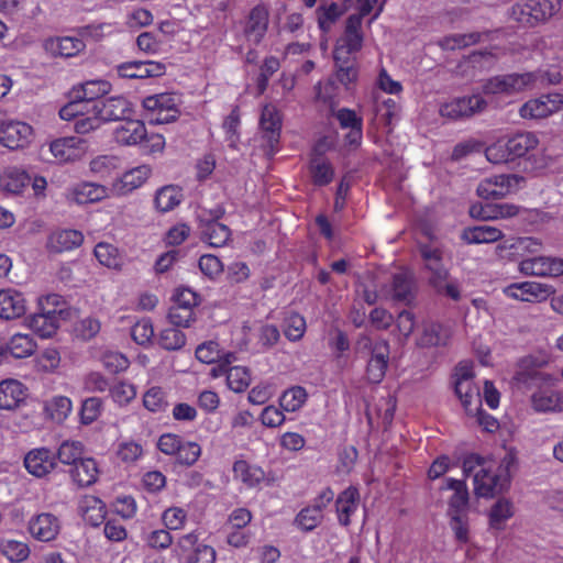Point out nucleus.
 <instances>
[{"label":"nucleus","mask_w":563,"mask_h":563,"mask_svg":"<svg viewBox=\"0 0 563 563\" xmlns=\"http://www.w3.org/2000/svg\"><path fill=\"white\" fill-rule=\"evenodd\" d=\"M536 133L523 131L507 139H498L485 150V156L493 164H504L531 154L539 146Z\"/></svg>","instance_id":"nucleus-1"},{"label":"nucleus","mask_w":563,"mask_h":563,"mask_svg":"<svg viewBox=\"0 0 563 563\" xmlns=\"http://www.w3.org/2000/svg\"><path fill=\"white\" fill-rule=\"evenodd\" d=\"M560 8L554 0H517L508 9V19L522 29H536L547 24Z\"/></svg>","instance_id":"nucleus-2"},{"label":"nucleus","mask_w":563,"mask_h":563,"mask_svg":"<svg viewBox=\"0 0 563 563\" xmlns=\"http://www.w3.org/2000/svg\"><path fill=\"white\" fill-rule=\"evenodd\" d=\"M540 77V74L528 71L496 75L483 82L482 91L484 95L514 96L532 89Z\"/></svg>","instance_id":"nucleus-3"},{"label":"nucleus","mask_w":563,"mask_h":563,"mask_svg":"<svg viewBox=\"0 0 563 563\" xmlns=\"http://www.w3.org/2000/svg\"><path fill=\"white\" fill-rule=\"evenodd\" d=\"M548 363L549 357L545 353L529 354L520 357L516 363L512 385L520 390H529L539 386L548 378L541 372Z\"/></svg>","instance_id":"nucleus-4"},{"label":"nucleus","mask_w":563,"mask_h":563,"mask_svg":"<svg viewBox=\"0 0 563 563\" xmlns=\"http://www.w3.org/2000/svg\"><path fill=\"white\" fill-rule=\"evenodd\" d=\"M58 295H48L38 300V311L27 318L29 328L41 338H51L58 329L59 314L57 310Z\"/></svg>","instance_id":"nucleus-5"},{"label":"nucleus","mask_w":563,"mask_h":563,"mask_svg":"<svg viewBox=\"0 0 563 563\" xmlns=\"http://www.w3.org/2000/svg\"><path fill=\"white\" fill-rule=\"evenodd\" d=\"M474 376L473 365L470 362H461L454 369V393L468 415H472L482 405Z\"/></svg>","instance_id":"nucleus-6"},{"label":"nucleus","mask_w":563,"mask_h":563,"mask_svg":"<svg viewBox=\"0 0 563 563\" xmlns=\"http://www.w3.org/2000/svg\"><path fill=\"white\" fill-rule=\"evenodd\" d=\"M146 118L153 124H166L180 115L179 98L173 92L147 96L142 101Z\"/></svg>","instance_id":"nucleus-7"},{"label":"nucleus","mask_w":563,"mask_h":563,"mask_svg":"<svg viewBox=\"0 0 563 563\" xmlns=\"http://www.w3.org/2000/svg\"><path fill=\"white\" fill-rule=\"evenodd\" d=\"M509 484L507 468L501 465L496 466L492 461L474 474V492L478 497H494L503 493Z\"/></svg>","instance_id":"nucleus-8"},{"label":"nucleus","mask_w":563,"mask_h":563,"mask_svg":"<svg viewBox=\"0 0 563 563\" xmlns=\"http://www.w3.org/2000/svg\"><path fill=\"white\" fill-rule=\"evenodd\" d=\"M176 549L183 556L181 563H216L217 552L213 547L199 542V532L190 531L178 538Z\"/></svg>","instance_id":"nucleus-9"},{"label":"nucleus","mask_w":563,"mask_h":563,"mask_svg":"<svg viewBox=\"0 0 563 563\" xmlns=\"http://www.w3.org/2000/svg\"><path fill=\"white\" fill-rule=\"evenodd\" d=\"M282 115L273 104H265L260 118L262 130L263 147L268 156H274L279 151Z\"/></svg>","instance_id":"nucleus-10"},{"label":"nucleus","mask_w":563,"mask_h":563,"mask_svg":"<svg viewBox=\"0 0 563 563\" xmlns=\"http://www.w3.org/2000/svg\"><path fill=\"white\" fill-rule=\"evenodd\" d=\"M363 33L360 19L356 16H349L345 22L344 33L338 38L334 49V60L349 62V57L361 51L363 46Z\"/></svg>","instance_id":"nucleus-11"},{"label":"nucleus","mask_w":563,"mask_h":563,"mask_svg":"<svg viewBox=\"0 0 563 563\" xmlns=\"http://www.w3.org/2000/svg\"><path fill=\"white\" fill-rule=\"evenodd\" d=\"M418 250L426 269L431 273L429 284L437 290V292H441L442 283L449 277V271L443 264L442 249L428 243H420L418 245Z\"/></svg>","instance_id":"nucleus-12"},{"label":"nucleus","mask_w":563,"mask_h":563,"mask_svg":"<svg viewBox=\"0 0 563 563\" xmlns=\"http://www.w3.org/2000/svg\"><path fill=\"white\" fill-rule=\"evenodd\" d=\"M88 106L91 111H95L96 115H99L102 123L125 120L133 114L131 102L122 96L108 97L100 101H90Z\"/></svg>","instance_id":"nucleus-13"},{"label":"nucleus","mask_w":563,"mask_h":563,"mask_svg":"<svg viewBox=\"0 0 563 563\" xmlns=\"http://www.w3.org/2000/svg\"><path fill=\"white\" fill-rule=\"evenodd\" d=\"M555 292L553 286L537 282L512 283L504 288L506 297L523 302H542Z\"/></svg>","instance_id":"nucleus-14"},{"label":"nucleus","mask_w":563,"mask_h":563,"mask_svg":"<svg viewBox=\"0 0 563 563\" xmlns=\"http://www.w3.org/2000/svg\"><path fill=\"white\" fill-rule=\"evenodd\" d=\"M486 106L487 102L481 95H473L455 98L450 102L443 103L439 111L441 117L456 120L482 112Z\"/></svg>","instance_id":"nucleus-15"},{"label":"nucleus","mask_w":563,"mask_h":563,"mask_svg":"<svg viewBox=\"0 0 563 563\" xmlns=\"http://www.w3.org/2000/svg\"><path fill=\"white\" fill-rule=\"evenodd\" d=\"M522 177L514 174H500L483 179L477 186V195L483 199H501L514 187L518 186Z\"/></svg>","instance_id":"nucleus-16"},{"label":"nucleus","mask_w":563,"mask_h":563,"mask_svg":"<svg viewBox=\"0 0 563 563\" xmlns=\"http://www.w3.org/2000/svg\"><path fill=\"white\" fill-rule=\"evenodd\" d=\"M32 136L33 128L26 122L8 121L0 125V144L9 150L26 147Z\"/></svg>","instance_id":"nucleus-17"},{"label":"nucleus","mask_w":563,"mask_h":563,"mask_svg":"<svg viewBox=\"0 0 563 563\" xmlns=\"http://www.w3.org/2000/svg\"><path fill=\"white\" fill-rule=\"evenodd\" d=\"M367 342L371 345V357L366 366V377L371 384H379L388 367L389 343L386 340L372 343L371 339H367Z\"/></svg>","instance_id":"nucleus-18"},{"label":"nucleus","mask_w":563,"mask_h":563,"mask_svg":"<svg viewBox=\"0 0 563 563\" xmlns=\"http://www.w3.org/2000/svg\"><path fill=\"white\" fill-rule=\"evenodd\" d=\"M519 272L527 276L559 277L563 275V260L551 256L525 258L519 263Z\"/></svg>","instance_id":"nucleus-19"},{"label":"nucleus","mask_w":563,"mask_h":563,"mask_svg":"<svg viewBox=\"0 0 563 563\" xmlns=\"http://www.w3.org/2000/svg\"><path fill=\"white\" fill-rule=\"evenodd\" d=\"M117 71L121 78L146 79L163 76L166 66L155 60H131L118 65Z\"/></svg>","instance_id":"nucleus-20"},{"label":"nucleus","mask_w":563,"mask_h":563,"mask_svg":"<svg viewBox=\"0 0 563 563\" xmlns=\"http://www.w3.org/2000/svg\"><path fill=\"white\" fill-rule=\"evenodd\" d=\"M49 152L57 163L80 159L85 152V141L78 136L59 137L51 142Z\"/></svg>","instance_id":"nucleus-21"},{"label":"nucleus","mask_w":563,"mask_h":563,"mask_svg":"<svg viewBox=\"0 0 563 563\" xmlns=\"http://www.w3.org/2000/svg\"><path fill=\"white\" fill-rule=\"evenodd\" d=\"M361 501L360 490L356 486H349L334 500L335 515L341 527L347 528L352 523V516L358 509Z\"/></svg>","instance_id":"nucleus-22"},{"label":"nucleus","mask_w":563,"mask_h":563,"mask_svg":"<svg viewBox=\"0 0 563 563\" xmlns=\"http://www.w3.org/2000/svg\"><path fill=\"white\" fill-rule=\"evenodd\" d=\"M27 530L35 540L49 542L58 536L60 523L55 515L42 512L30 519Z\"/></svg>","instance_id":"nucleus-23"},{"label":"nucleus","mask_w":563,"mask_h":563,"mask_svg":"<svg viewBox=\"0 0 563 563\" xmlns=\"http://www.w3.org/2000/svg\"><path fill=\"white\" fill-rule=\"evenodd\" d=\"M342 130H349L345 142L351 146H358L363 139V118L355 110L340 108L332 112Z\"/></svg>","instance_id":"nucleus-24"},{"label":"nucleus","mask_w":563,"mask_h":563,"mask_svg":"<svg viewBox=\"0 0 563 563\" xmlns=\"http://www.w3.org/2000/svg\"><path fill=\"white\" fill-rule=\"evenodd\" d=\"M56 455L47 448H36L24 456L26 471L35 477H44L56 467Z\"/></svg>","instance_id":"nucleus-25"},{"label":"nucleus","mask_w":563,"mask_h":563,"mask_svg":"<svg viewBox=\"0 0 563 563\" xmlns=\"http://www.w3.org/2000/svg\"><path fill=\"white\" fill-rule=\"evenodd\" d=\"M308 174L313 186L325 187L333 181L335 170L330 159L313 148L308 163Z\"/></svg>","instance_id":"nucleus-26"},{"label":"nucleus","mask_w":563,"mask_h":563,"mask_svg":"<svg viewBox=\"0 0 563 563\" xmlns=\"http://www.w3.org/2000/svg\"><path fill=\"white\" fill-rule=\"evenodd\" d=\"M269 13L264 4H257L251 9L244 26V35L247 41L258 45L265 37L268 29Z\"/></svg>","instance_id":"nucleus-27"},{"label":"nucleus","mask_w":563,"mask_h":563,"mask_svg":"<svg viewBox=\"0 0 563 563\" xmlns=\"http://www.w3.org/2000/svg\"><path fill=\"white\" fill-rule=\"evenodd\" d=\"M146 136V126L143 121L130 118L121 120L113 130L114 141L123 146L140 145Z\"/></svg>","instance_id":"nucleus-28"},{"label":"nucleus","mask_w":563,"mask_h":563,"mask_svg":"<svg viewBox=\"0 0 563 563\" xmlns=\"http://www.w3.org/2000/svg\"><path fill=\"white\" fill-rule=\"evenodd\" d=\"M440 489L453 492V495L449 500V516L467 514L470 494L465 479L448 477Z\"/></svg>","instance_id":"nucleus-29"},{"label":"nucleus","mask_w":563,"mask_h":563,"mask_svg":"<svg viewBox=\"0 0 563 563\" xmlns=\"http://www.w3.org/2000/svg\"><path fill=\"white\" fill-rule=\"evenodd\" d=\"M27 388L16 379L0 382V409L14 410L23 405L27 398Z\"/></svg>","instance_id":"nucleus-30"},{"label":"nucleus","mask_w":563,"mask_h":563,"mask_svg":"<svg viewBox=\"0 0 563 563\" xmlns=\"http://www.w3.org/2000/svg\"><path fill=\"white\" fill-rule=\"evenodd\" d=\"M232 472L234 479L241 482L249 489L256 488L265 482L269 484L265 471L246 460H236L233 463Z\"/></svg>","instance_id":"nucleus-31"},{"label":"nucleus","mask_w":563,"mask_h":563,"mask_svg":"<svg viewBox=\"0 0 563 563\" xmlns=\"http://www.w3.org/2000/svg\"><path fill=\"white\" fill-rule=\"evenodd\" d=\"M25 311L26 301L22 292L12 288L0 289V319H18Z\"/></svg>","instance_id":"nucleus-32"},{"label":"nucleus","mask_w":563,"mask_h":563,"mask_svg":"<svg viewBox=\"0 0 563 563\" xmlns=\"http://www.w3.org/2000/svg\"><path fill=\"white\" fill-rule=\"evenodd\" d=\"M521 213V207L514 203H497V205H472L470 208V214L472 218L481 220L489 219H507L512 217H519Z\"/></svg>","instance_id":"nucleus-33"},{"label":"nucleus","mask_w":563,"mask_h":563,"mask_svg":"<svg viewBox=\"0 0 563 563\" xmlns=\"http://www.w3.org/2000/svg\"><path fill=\"white\" fill-rule=\"evenodd\" d=\"M78 512L82 519L92 527L103 523L107 516V506L99 497L85 495L78 504Z\"/></svg>","instance_id":"nucleus-34"},{"label":"nucleus","mask_w":563,"mask_h":563,"mask_svg":"<svg viewBox=\"0 0 563 563\" xmlns=\"http://www.w3.org/2000/svg\"><path fill=\"white\" fill-rule=\"evenodd\" d=\"M84 242V234L74 229L53 232L47 241V247L55 253L73 251Z\"/></svg>","instance_id":"nucleus-35"},{"label":"nucleus","mask_w":563,"mask_h":563,"mask_svg":"<svg viewBox=\"0 0 563 563\" xmlns=\"http://www.w3.org/2000/svg\"><path fill=\"white\" fill-rule=\"evenodd\" d=\"M71 481L79 487H88L98 481L99 468L92 457H84L68 471Z\"/></svg>","instance_id":"nucleus-36"},{"label":"nucleus","mask_w":563,"mask_h":563,"mask_svg":"<svg viewBox=\"0 0 563 563\" xmlns=\"http://www.w3.org/2000/svg\"><path fill=\"white\" fill-rule=\"evenodd\" d=\"M152 169L147 165H141L125 172L114 184V190L118 195H128L140 188L150 177Z\"/></svg>","instance_id":"nucleus-37"},{"label":"nucleus","mask_w":563,"mask_h":563,"mask_svg":"<svg viewBox=\"0 0 563 563\" xmlns=\"http://www.w3.org/2000/svg\"><path fill=\"white\" fill-rule=\"evenodd\" d=\"M391 297L395 301L410 305L415 300V279L409 272L396 273L393 276Z\"/></svg>","instance_id":"nucleus-38"},{"label":"nucleus","mask_w":563,"mask_h":563,"mask_svg":"<svg viewBox=\"0 0 563 563\" xmlns=\"http://www.w3.org/2000/svg\"><path fill=\"white\" fill-rule=\"evenodd\" d=\"M503 238V231L490 225L465 228L461 234V239L467 244L494 243Z\"/></svg>","instance_id":"nucleus-39"},{"label":"nucleus","mask_w":563,"mask_h":563,"mask_svg":"<svg viewBox=\"0 0 563 563\" xmlns=\"http://www.w3.org/2000/svg\"><path fill=\"white\" fill-rule=\"evenodd\" d=\"M5 360L9 355L14 358H26L36 351V342L30 334L15 333L4 343Z\"/></svg>","instance_id":"nucleus-40"},{"label":"nucleus","mask_w":563,"mask_h":563,"mask_svg":"<svg viewBox=\"0 0 563 563\" xmlns=\"http://www.w3.org/2000/svg\"><path fill=\"white\" fill-rule=\"evenodd\" d=\"M531 404L539 412L563 411V391L539 390L532 395Z\"/></svg>","instance_id":"nucleus-41"},{"label":"nucleus","mask_w":563,"mask_h":563,"mask_svg":"<svg viewBox=\"0 0 563 563\" xmlns=\"http://www.w3.org/2000/svg\"><path fill=\"white\" fill-rule=\"evenodd\" d=\"M183 198V189L179 186L167 185L156 191L154 203L159 212L165 213L179 206Z\"/></svg>","instance_id":"nucleus-42"},{"label":"nucleus","mask_w":563,"mask_h":563,"mask_svg":"<svg viewBox=\"0 0 563 563\" xmlns=\"http://www.w3.org/2000/svg\"><path fill=\"white\" fill-rule=\"evenodd\" d=\"M202 240L210 246L221 247L227 244L231 238V230L217 220L206 222L201 228Z\"/></svg>","instance_id":"nucleus-43"},{"label":"nucleus","mask_w":563,"mask_h":563,"mask_svg":"<svg viewBox=\"0 0 563 563\" xmlns=\"http://www.w3.org/2000/svg\"><path fill=\"white\" fill-rule=\"evenodd\" d=\"M86 47L84 41L79 37L63 36L51 40L47 48L55 55L62 57H73L84 51Z\"/></svg>","instance_id":"nucleus-44"},{"label":"nucleus","mask_w":563,"mask_h":563,"mask_svg":"<svg viewBox=\"0 0 563 563\" xmlns=\"http://www.w3.org/2000/svg\"><path fill=\"white\" fill-rule=\"evenodd\" d=\"M26 172L19 168H8L0 176V187L7 192L20 194L30 184Z\"/></svg>","instance_id":"nucleus-45"},{"label":"nucleus","mask_w":563,"mask_h":563,"mask_svg":"<svg viewBox=\"0 0 563 563\" xmlns=\"http://www.w3.org/2000/svg\"><path fill=\"white\" fill-rule=\"evenodd\" d=\"M73 410V402L67 396H54L44 404L46 416L58 423L64 422Z\"/></svg>","instance_id":"nucleus-46"},{"label":"nucleus","mask_w":563,"mask_h":563,"mask_svg":"<svg viewBox=\"0 0 563 563\" xmlns=\"http://www.w3.org/2000/svg\"><path fill=\"white\" fill-rule=\"evenodd\" d=\"M74 200L79 205L98 202L106 198L107 189L102 185L93 183H82L77 185L74 190Z\"/></svg>","instance_id":"nucleus-47"},{"label":"nucleus","mask_w":563,"mask_h":563,"mask_svg":"<svg viewBox=\"0 0 563 563\" xmlns=\"http://www.w3.org/2000/svg\"><path fill=\"white\" fill-rule=\"evenodd\" d=\"M343 14L344 9H342L335 2H331L330 4L327 5L321 4L316 10L317 22L320 31L324 34H328Z\"/></svg>","instance_id":"nucleus-48"},{"label":"nucleus","mask_w":563,"mask_h":563,"mask_svg":"<svg viewBox=\"0 0 563 563\" xmlns=\"http://www.w3.org/2000/svg\"><path fill=\"white\" fill-rule=\"evenodd\" d=\"M85 445L80 441L66 440L60 443L55 453L56 460L62 464L74 466L84 459Z\"/></svg>","instance_id":"nucleus-49"},{"label":"nucleus","mask_w":563,"mask_h":563,"mask_svg":"<svg viewBox=\"0 0 563 563\" xmlns=\"http://www.w3.org/2000/svg\"><path fill=\"white\" fill-rule=\"evenodd\" d=\"M324 515L306 506L296 515L294 526L301 532H311L322 523Z\"/></svg>","instance_id":"nucleus-50"},{"label":"nucleus","mask_w":563,"mask_h":563,"mask_svg":"<svg viewBox=\"0 0 563 563\" xmlns=\"http://www.w3.org/2000/svg\"><path fill=\"white\" fill-rule=\"evenodd\" d=\"M93 254L97 261L108 268H118L121 265L119 250L111 243L99 242L95 246Z\"/></svg>","instance_id":"nucleus-51"},{"label":"nucleus","mask_w":563,"mask_h":563,"mask_svg":"<svg viewBox=\"0 0 563 563\" xmlns=\"http://www.w3.org/2000/svg\"><path fill=\"white\" fill-rule=\"evenodd\" d=\"M514 516L512 504L507 499H498L489 511V525L492 528L500 530L505 522Z\"/></svg>","instance_id":"nucleus-52"},{"label":"nucleus","mask_w":563,"mask_h":563,"mask_svg":"<svg viewBox=\"0 0 563 563\" xmlns=\"http://www.w3.org/2000/svg\"><path fill=\"white\" fill-rule=\"evenodd\" d=\"M143 406L153 413L165 411L168 406L166 391L159 386L148 388L143 395Z\"/></svg>","instance_id":"nucleus-53"},{"label":"nucleus","mask_w":563,"mask_h":563,"mask_svg":"<svg viewBox=\"0 0 563 563\" xmlns=\"http://www.w3.org/2000/svg\"><path fill=\"white\" fill-rule=\"evenodd\" d=\"M449 338V332L441 324L431 323L424 328L419 344L421 346L446 345Z\"/></svg>","instance_id":"nucleus-54"},{"label":"nucleus","mask_w":563,"mask_h":563,"mask_svg":"<svg viewBox=\"0 0 563 563\" xmlns=\"http://www.w3.org/2000/svg\"><path fill=\"white\" fill-rule=\"evenodd\" d=\"M307 400V391L301 386H295L283 393L279 404L283 410L295 412L300 409Z\"/></svg>","instance_id":"nucleus-55"},{"label":"nucleus","mask_w":563,"mask_h":563,"mask_svg":"<svg viewBox=\"0 0 563 563\" xmlns=\"http://www.w3.org/2000/svg\"><path fill=\"white\" fill-rule=\"evenodd\" d=\"M241 125V113L239 106H235L231 112L225 117L222 128L225 133V140L229 142V146L236 148L240 141V129Z\"/></svg>","instance_id":"nucleus-56"},{"label":"nucleus","mask_w":563,"mask_h":563,"mask_svg":"<svg viewBox=\"0 0 563 563\" xmlns=\"http://www.w3.org/2000/svg\"><path fill=\"white\" fill-rule=\"evenodd\" d=\"M227 352L214 340L205 341L196 347L197 360L205 364H213L224 356Z\"/></svg>","instance_id":"nucleus-57"},{"label":"nucleus","mask_w":563,"mask_h":563,"mask_svg":"<svg viewBox=\"0 0 563 563\" xmlns=\"http://www.w3.org/2000/svg\"><path fill=\"white\" fill-rule=\"evenodd\" d=\"M174 327L163 329L158 335V344L166 351L180 350L186 344V335L181 330Z\"/></svg>","instance_id":"nucleus-58"},{"label":"nucleus","mask_w":563,"mask_h":563,"mask_svg":"<svg viewBox=\"0 0 563 563\" xmlns=\"http://www.w3.org/2000/svg\"><path fill=\"white\" fill-rule=\"evenodd\" d=\"M251 384V372L245 366H232L227 375V385L234 393L245 391Z\"/></svg>","instance_id":"nucleus-59"},{"label":"nucleus","mask_w":563,"mask_h":563,"mask_svg":"<svg viewBox=\"0 0 563 563\" xmlns=\"http://www.w3.org/2000/svg\"><path fill=\"white\" fill-rule=\"evenodd\" d=\"M111 89V85L107 80H90L82 85V95L80 99L84 103L90 101H100L103 96L107 95Z\"/></svg>","instance_id":"nucleus-60"},{"label":"nucleus","mask_w":563,"mask_h":563,"mask_svg":"<svg viewBox=\"0 0 563 563\" xmlns=\"http://www.w3.org/2000/svg\"><path fill=\"white\" fill-rule=\"evenodd\" d=\"M100 362L103 368L110 374L122 373L130 366L129 358L124 354L115 351L103 352Z\"/></svg>","instance_id":"nucleus-61"},{"label":"nucleus","mask_w":563,"mask_h":563,"mask_svg":"<svg viewBox=\"0 0 563 563\" xmlns=\"http://www.w3.org/2000/svg\"><path fill=\"white\" fill-rule=\"evenodd\" d=\"M110 396L120 407L128 406L136 397V387L132 383L120 380L110 388Z\"/></svg>","instance_id":"nucleus-62"},{"label":"nucleus","mask_w":563,"mask_h":563,"mask_svg":"<svg viewBox=\"0 0 563 563\" xmlns=\"http://www.w3.org/2000/svg\"><path fill=\"white\" fill-rule=\"evenodd\" d=\"M306 319L298 312L289 313L285 319V336L292 342L299 341L306 332Z\"/></svg>","instance_id":"nucleus-63"},{"label":"nucleus","mask_w":563,"mask_h":563,"mask_svg":"<svg viewBox=\"0 0 563 563\" xmlns=\"http://www.w3.org/2000/svg\"><path fill=\"white\" fill-rule=\"evenodd\" d=\"M523 119H543L551 115V110L543 97L531 99L523 103L519 110Z\"/></svg>","instance_id":"nucleus-64"}]
</instances>
